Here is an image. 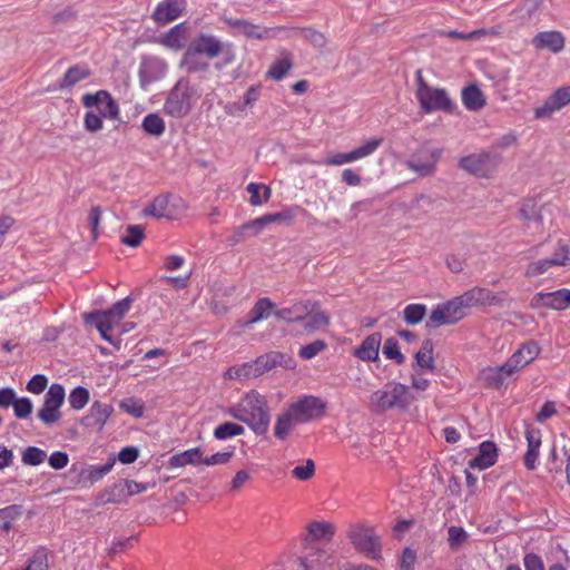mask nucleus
<instances>
[{"instance_id": "21", "label": "nucleus", "mask_w": 570, "mask_h": 570, "mask_svg": "<svg viewBox=\"0 0 570 570\" xmlns=\"http://www.w3.org/2000/svg\"><path fill=\"white\" fill-rule=\"evenodd\" d=\"M114 407L111 404L96 401L91 403L89 413L82 419V424L88 428L101 430L106 425L108 419L112 415Z\"/></svg>"}, {"instance_id": "45", "label": "nucleus", "mask_w": 570, "mask_h": 570, "mask_svg": "<svg viewBox=\"0 0 570 570\" xmlns=\"http://www.w3.org/2000/svg\"><path fill=\"white\" fill-rule=\"evenodd\" d=\"M426 316V306L420 303H412L404 307V322L409 325H416Z\"/></svg>"}, {"instance_id": "54", "label": "nucleus", "mask_w": 570, "mask_h": 570, "mask_svg": "<svg viewBox=\"0 0 570 570\" xmlns=\"http://www.w3.org/2000/svg\"><path fill=\"white\" fill-rule=\"evenodd\" d=\"M382 352L387 360H393L396 364L404 363V355L400 352L397 340L387 338L383 344Z\"/></svg>"}, {"instance_id": "12", "label": "nucleus", "mask_w": 570, "mask_h": 570, "mask_svg": "<svg viewBox=\"0 0 570 570\" xmlns=\"http://www.w3.org/2000/svg\"><path fill=\"white\" fill-rule=\"evenodd\" d=\"M66 392L60 384H52L45 396L43 405L38 411V419L42 421L45 425H53L60 420V406L62 405Z\"/></svg>"}, {"instance_id": "11", "label": "nucleus", "mask_w": 570, "mask_h": 570, "mask_svg": "<svg viewBox=\"0 0 570 570\" xmlns=\"http://www.w3.org/2000/svg\"><path fill=\"white\" fill-rule=\"evenodd\" d=\"M82 105L89 110L104 116L107 119L116 120L119 118V107L111 94L106 90H99L95 94H85Z\"/></svg>"}, {"instance_id": "9", "label": "nucleus", "mask_w": 570, "mask_h": 570, "mask_svg": "<svg viewBox=\"0 0 570 570\" xmlns=\"http://www.w3.org/2000/svg\"><path fill=\"white\" fill-rule=\"evenodd\" d=\"M465 317V308L462 303L451 298L434 306L430 312L426 327L436 330L440 326L455 325Z\"/></svg>"}, {"instance_id": "64", "label": "nucleus", "mask_w": 570, "mask_h": 570, "mask_svg": "<svg viewBox=\"0 0 570 570\" xmlns=\"http://www.w3.org/2000/svg\"><path fill=\"white\" fill-rule=\"evenodd\" d=\"M70 462L67 452L56 451L48 458L49 466L55 470H61Z\"/></svg>"}, {"instance_id": "58", "label": "nucleus", "mask_w": 570, "mask_h": 570, "mask_svg": "<svg viewBox=\"0 0 570 570\" xmlns=\"http://www.w3.org/2000/svg\"><path fill=\"white\" fill-rule=\"evenodd\" d=\"M468 539V533L461 527L452 525L448 528V544L450 548L458 549Z\"/></svg>"}, {"instance_id": "48", "label": "nucleus", "mask_w": 570, "mask_h": 570, "mask_svg": "<svg viewBox=\"0 0 570 570\" xmlns=\"http://www.w3.org/2000/svg\"><path fill=\"white\" fill-rule=\"evenodd\" d=\"M327 348V343L324 340H315L312 343L305 344L299 347L298 356L301 360H311L324 352Z\"/></svg>"}, {"instance_id": "63", "label": "nucleus", "mask_w": 570, "mask_h": 570, "mask_svg": "<svg viewBox=\"0 0 570 570\" xmlns=\"http://www.w3.org/2000/svg\"><path fill=\"white\" fill-rule=\"evenodd\" d=\"M22 570H49L48 557L45 552H36Z\"/></svg>"}, {"instance_id": "4", "label": "nucleus", "mask_w": 570, "mask_h": 570, "mask_svg": "<svg viewBox=\"0 0 570 570\" xmlns=\"http://www.w3.org/2000/svg\"><path fill=\"white\" fill-rule=\"evenodd\" d=\"M415 99L423 114L441 111L451 114L453 101L445 89L435 88L423 78L422 70L415 72Z\"/></svg>"}, {"instance_id": "52", "label": "nucleus", "mask_w": 570, "mask_h": 570, "mask_svg": "<svg viewBox=\"0 0 570 570\" xmlns=\"http://www.w3.org/2000/svg\"><path fill=\"white\" fill-rule=\"evenodd\" d=\"M89 402V391L86 387H77L71 391L69 403L72 410L80 411Z\"/></svg>"}, {"instance_id": "5", "label": "nucleus", "mask_w": 570, "mask_h": 570, "mask_svg": "<svg viewBox=\"0 0 570 570\" xmlns=\"http://www.w3.org/2000/svg\"><path fill=\"white\" fill-rule=\"evenodd\" d=\"M347 538L354 549L370 559H381V541L373 527L366 523H353L347 530Z\"/></svg>"}, {"instance_id": "51", "label": "nucleus", "mask_w": 570, "mask_h": 570, "mask_svg": "<svg viewBox=\"0 0 570 570\" xmlns=\"http://www.w3.org/2000/svg\"><path fill=\"white\" fill-rule=\"evenodd\" d=\"M144 239V228L142 226H128L126 228L125 235L120 237V242L130 247H138Z\"/></svg>"}, {"instance_id": "31", "label": "nucleus", "mask_w": 570, "mask_h": 570, "mask_svg": "<svg viewBox=\"0 0 570 570\" xmlns=\"http://www.w3.org/2000/svg\"><path fill=\"white\" fill-rule=\"evenodd\" d=\"M165 112L175 118H181L189 112L190 102L187 95L175 91L171 92L165 102Z\"/></svg>"}, {"instance_id": "33", "label": "nucleus", "mask_w": 570, "mask_h": 570, "mask_svg": "<svg viewBox=\"0 0 570 570\" xmlns=\"http://www.w3.org/2000/svg\"><path fill=\"white\" fill-rule=\"evenodd\" d=\"M461 99L469 111H478L485 107L487 99L476 85H470L462 89Z\"/></svg>"}, {"instance_id": "40", "label": "nucleus", "mask_w": 570, "mask_h": 570, "mask_svg": "<svg viewBox=\"0 0 570 570\" xmlns=\"http://www.w3.org/2000/svg\"><path fill=\"white\" fill-rule=\"evenodd\" d=\"M243 434V425L229 421L218 424L217 428L213 430V436L216 440H229L232 438L239 436Z\"/></svg>"}, {"instance_id": "32", "label": "nucleus", "mask_w": 570, "mask_h": 570, "mask_svg": "<svg viewBox=\"0 0 570 570\" xmlns=\"http://www.w3.org/2000/svg\"><path fill=\"white\" fill-rule=\"evenodd\" d=\"M90 69L86 63L72 65L69 67L65 75L59 80L60 90H66L73 87L79 81L88 79L90 77Z\"/></svg>"}, {"instance_id": "16", "label": "nucleus", "mask_w": 570, "mask_h": 570, "mask_svg": "<svg viewBox=\"0 0 570 570\" xmlns=\"http://www.w3.org/2000/svg\"><path fill=\"white\" fill-rule=\"evenodd\" d=\"M248 366H252V371L255 376H259L272 368L277 366H282L283 368H294L295 361L292 356L286 354H281L278 352H269L267 354H263L257 357V360L247 363Z\"/></svg>"}, {"instance_id": "25", "label": "nucleus", "mask_w": 570, "mask_h": 570, "mask_svg": "<svg viewBox=\"0 0 570 570\" xmlns=\"http://www.w3.org/2000/svg\"><path fill=\"white\" fill-rule=\"evenodd\" d=\"M532 46L538 50L547 49L558 53L564 48V37L562 32L557 30L539 32L532 38Z\"/></svg>"}, {"instance_id": "57", "label": "nucleus", "mask_w": 570, "mask_h": 570, "mask_svg": "<svg viewBox=\"0 0 570 570\" xmlns=\"http://www.w3.org/2000/svg\"><path fill=\"white\" fill-rule=\"evenodd\" d=\"M11 406L13 407L14 416L19 420H26L31 415L32 403L29 397H20Z\"/></svg>"}, {"instance_id": "6", "label": "nucleus", "mask_w": 570, "mask_h": 570, "mask_svg": "<svg viewBox=\"0 0 570 570\" xmlns=\"http://www.w3.org/2000/svg\"><path fill=\"white\" fill-rule=\"evenodd\" d=\"M130 304V297H125L124 299L115 303L108 311L96 312L90 315V318L94 320L95 326L97 331H99L102 340L110 343L112 342L109 332L120 325V322L124 320L126 314L129 313Z\"/></svg>"}, {"instance_id": "28", "label": "nucleus", "mask_w": 570, "mask_h": 570, "mask_svg": "<svg viewBox=\"0 0 570 570\" xmlns=\"http://www.w3.org/2000/svg\"><path fill=\"white\" fill-rule=\"evenodd\" d=\"M514 368L507 367L503 363L502 366L488 367L482 371L481 380L488 389H501L508 377L517 374Z\"/></svg>"}, {"instance_id": "30", "label": "nucleus", "mask_w": 570, "mask_h": 570, "mask_svg": "<svg viewBox=\"0 0 570 570\" xmlns=\"http://www.w3.org/2000/svg\"><path fill=\"white\" fill-rule=\"evenodd\" d=\"M203 464L202 448H189L183 452H178L169 459L170 469H181L187 465L197 466Z\"/></svg>"}, {"instance_id": "1", "label": "nucleus", "mask_w": 570, "mask_h": 570, "mask_svg": "<svg viewBox=\"0 0 570 570\" xmlns=\"http://www.w3.org/2000/svg\"><path fill=\"white\" fill-rule=\"evenodd\" d=\"M225 414L246 424L257 435H265L269 430V406L265 396L257 391L246 393L238 403L225 410Z\"/></svg>"}, {"instance_id": "3", "label": "nucleus", "mask_w": 570, "mask_h": 570, "mask_svg": "<svg viewBox=\"0 0 570 570\" xmlns=\"http://www.w3.org/2000/svg\"><path fill=\"white\" fill-rule=\"evenodd\" d=\"M414 401H416V396L409 386L400 382H389L383 389L371 394L370 407L379 413L393 409L406 411Z\"/></svg>"}, {"instance_id": "50", "label": "nucleus", "mask_w": 570, "mask_h": 570, "mask_svg": "<svg viewBox=\"0 0 570 570\" xmlns=\"http://www.w3.org/2000/svg\"><path fill=\"white\" fill-rule=\"evenodd\" d=\"M46 452L38 446L26 448L22 452V463L30 466H37L43 463Z\"/></svg>"}, {"instance_id": "29", "label": "nucleus", "mask_w": 570, "mask_h": 570, "mask_svg": "<svg viewBox=\"0 0 570 570\" xmlns=\"http://www.w3.org/2000/svg\"><path fill=\"white\" fill-rule=\"evenodd\" d=\"M185 0H164L154 11V19L160 23H168L181 14Z\"/></svg>"}, {"instance_id": "19", "label": "nucleus", "mask_w": 570, "mask_h": 570, "mask_svg": "<svg viewBox=\"0 0 570 570\" xmlns=\"http://www.w3.org/2000/svg\"><path fill=\"white\" fill-rule=\"evenodd\" d=\"M440 155V149L423 151L411 157V159L407 161V167L410 170L415 171L422 177L433 175Z\"/></svg>"}, {"instance_id": "46", "label": "nucleus", "mask_w": 570, "mask_h": 570, "mask_svg": "<svg viewBox=\"0 0 570 570\" xmlns=\"http://www.w3.org/2000/svg\"><path fill=\"white\" fill-rule=\"evenodd\" d=\"M114 468V461H110L102 465H90L81 472V476L90 483L100 481L104 476L111 472Z\"/></svg>"}, {"instance_id": "43", "label": "nucleus", "mask_w": 570, "mask_h": 570, "mask_svg": "<svg viewBox=\"0 0 570 570\" xmlns=\"http://www.w3.org/2000/svg\"><path fill=\"white\" fill-rule=\"evenodd\" d=\"M549 259H552L553 263L560 266H567L570 263V239H558L554 253H552Z\"/></svg>"}, {"instance_id": "24", "label": "nucleus", "mask_w": 570, "mask_h": 570, "mask_svg": "<svg viewBox=\"0 0 570 570\" xmlns=\"http://www.w3.org/2000/svg\"><path fill=\"white\" fill-rule=\"evenodd\" d=\"M525 440H527V452L523 455V464L529 471H533L535 469V463L539 459V449L541 444V432L539 429L533 428L532 425H527L525 428Z\"/></svg>"}, {"instance_id": "47", "label": "nucleus", "mask_w": 570, "mask_h": 570, "mask_svg": "<svg viewBox=\"0 0 570 570\" xmlns=\"http://www.w3.org/2000/svg\"><path fill=\"white\" fill-rule=\"evenodd\" d=\"M307 533L316 540L328 539L334 533L333 524L327 522L313 521L307 524Z\"/></svg>"}, {"instance_id": "34", "label": "nucleus", "mask_w": 570, "mask_h": 570, "mask_svg": "<svg viewBox=\"0 0 570 570\" xmlns=\"http://www.w3.org/2000/svg\"><path fill=\"white\" fill-rule=\"evenodd\" d=\"M292 68L293 58L288 51L284 50L282 51L281 58L272 62L269 70L266 71V77L272 80L279 81L287 76Z\"/></svg>"}, {"instance_id": "42", "label": "nucleus", "mask_w": 570, "mask_h": 570, "mask_svg": "<svg viewBox=\"0 0 570 570\" xmlns=\"http://www.w3.org/2000/svg\"><path fill=\"white\" fill-rule=\"evenodd\" d=\"M443 35L448 39H456V40H473V39H481L488 36H497L498 32L493 28H480L472 32H458L456 30H450L446 32H443Z\"/></svg>"}, {"instance_id": "60", "label": "nucleus", "mask_w": 570, "mask_h": 570, "mask_svg": "<svg viewBox=\"0 0 570 570\" xmlns=\"http://www.w3.org/2000/svg\"><path fill=\"white\" fill-rule=\"evenodd\" d=\"M303 37L315 48H324L327 45V38L324 33L313 28H304Z\"/></svg>"}, {"instance_id": "55", "label": "nucleus", "mask_w": 570, "mask_h": 570, "mask_svg": "<svg viewBox=\"0 0 570 570\" xmlns=\"http://www.w3.org/2000/svg\"><path fill=\"white\" fill-rule=\"evenodd\" d=\"M119 407L121 411L126 412L129 415L135 417H141L144 414V404L141 401L135 397H128L119 403Z\"/></svg>"}, {"instance_id": "59", "label": "nucleus", "mask_w": 570, "mask_h": 570, "mask_svg": "<svg viewBox=\"0 0 570 570\" xmlns=\"http://www.w3.org/2000/svg\"><path fill=\"white\" fill-rule=\"evenodd\" d=\"M225 379H254L257 377L254 375V372L252 371V366H248L247 363H243L238 366H232L225 372L224 374Z\"/></svg>"}, {"instance_id": "61", "label": "nucleus", "mask_w": 570, "mask_h": 570, "mask_svg": "<svg viewBox=\"0 0 570 570\" xmlns=\"http://www.w3.org/2000/svg\"><path fill=\"white\" fill-rule=\"evenodd\" d=\"M267 226L265 220L259 216L253 220H247L243 223L242 226H238V233L252 232L253 236H258L264 228Z\"/></svg>"}, {"instance_id": "14", "label": "nucleus", "mask_w": 570, "mask_h": 570, "mask_svg": "<svg viewBox=\"0 0 570 570\" xmlns=\"http://www.w3.org/2000/svg\"><path fill=\"white\" fill-rule=\"evenodd\" d=\"M570 104V85L562 86L544 99L541 106L533 109V118L549 119L552 115Z\"/></svg>"}, {"instance_id": "22", "label": "nucleus", "mask_w": 570, "mask_h": 570, "mask_svg": "<svg viewBox=\"0 0 570 570\" xmlns=\"http://www.w3.org/2000/svg\"><path fill=\"white\" fill-rule=\"evenodd\" d=\"M146 217H154L157 219H175L177 217L176 205L170 202L165 195H159L154 198L153 203L142 210Z\"/></svg>"}, {"instance_id": "20", "label": "nucleus", "mask_w": 570, "mask_h": 570, "mask_svg": "<svg viewBox=\"0 0 570 570\" xmlns=\"http://www.w3.org/2000/svg\"><path fill=\"white\" fill-rule=\"evenodd\" d=\"M189 28L185 22H180L166 31L163 37L159 38V43L170 50H181L188 43Z\"/></svg>"}, {"instance_id": "49", "label": "nucleus", "mask_w": 570, "mask_h": 570, "mask_svg": "<svg viewBox=\"0 0 570 570\" xmlns=\"http://www.w3.org/2000/svg\"><path fill=\"white\" fill-rule=\"evenodd\" d=\"M552 267H561L557 263L552 262L551 258H542L528 264L525 275L528 277H537Z\"/></svg>"}, {"instance_id": "62", "label": "nucleus", "mask_w": 570, "mask_h": 570, "mask_svg": "<svg viewBox=\"0 0 570 570\" xmlns=\"http://www.w3.org/2000/svg\"><path fill=\"white\" fill-rule=\"evenodd\" d=\"M48 386V379L42 374H36L27 382V392L32 394H42Z\"/></svg>"}, {"instance_id": "18", "label": "nucleus", "mask_w": 570, "mask_h": 570, "mask_svg": "<svg viewBox=\"0 0 570 570\" xmlns=\"http://www.w3.org/2000/svg\"><path fill=\"white\" fill-rule=\"evenodd\" d=\"M317 307V302L301 301L275 311V317L285 322H304L309 313Z\"/></svg>"}, {"instance_id": "41", "label": "nucleus", "mask_w": 570, "mask_h": 570, "mask_svg": "<svg viewBox=\"0 0 570 570\" xmlns=\"http://www.w3.org/2000/svg\"><path fill=\"white\" fill-rule=\"evenodd\" d=\"M141 128L148 135L154 137H159L165 132V121L164 118L158 114H148L142 118Z\"/></svg>"}, {"instance_id": "27", "label": "nucleus", "mask_w": 570, "mask_h": 570, "mask_svg": "<svg viewBox=\"0 0 570 570\" xmlns=\"http://www.w3.org/2000/svg\"><path fill=\"white\" fill-rule=\"evenodd\" d=\"M382 335L373 333L365 337L357 348L354 350L353 355L363 362H375L380 357Z\"/></svg>"}, {"instance_id": "53", "label": "nucleus", "mask_w": 570, "mask_h": 570, "mask_svg": "<svg viewBox=\"0 0 570 570\" xmlns=\"http://www.w3.org/2000/svg\"><path fill=\"white\" fill-rule=\"evenodd\" d=\"M315 471L316 466L314 465L313 460L307 459L304 465L295 466L292 470V476L301 482H306L313 478Z\"/></svg>"}, {"instance_id": "17", "label": "nucleus", "mask_w": 570, "mask_h": 570, "mask_svg": "<svg viewBox=\"0 0 570 570\" xmlns=\"http://www.w3.org/2000/svg\"><path fill=\"white\" fill-rule=\"evenodd\" d=\"M539 354V344L533 340H529L521 344L520 347L515 350L508 360H505L504 364L508 365L509 370L514 368L520 372L521 368L537 360Z\"/></svg>"}, {"instance_id": "38", "label": "nucleus", "mask_w": 570, "mask_h": 570, "mask_svg": "<svg viewBox=\"0 0 570 570\" xmlns=\"http://www.w3.org/2000/svg\"><path fill=\"white\" fill-rule=\"evenodd\" d=\"M416 366L433 372L435 368L433 358V343L431 340L422 342L421 350L415 354Z\"/></svg>"}, {"instance_id": "7", "label": "nucleus", "mask_w": 570, "mask_h": 570, "mask_svg": "<svg viewBox=\"0 0 570 570\" xmlns=\"http://www.w3.org/2000/svg\"><path fill=\"white\" fill-rule=\"evenodd\" d=\"M326 410L327 403L321 396L301 395L297 401L288 405L286 412L305 424L322 419Z\"/></svg>"}, {"instance_id": "36", "label": "nucleus", "mask_w": 570, "mask_h": 570, "mask_svg": "<svg viewBox=\"0 0 570 570\" xmlns=\"http://www.w3.org/2000/svg\"><path fill=\"white\" fill-rule=\"evenodd\" d=\"M296 424H302L299 420L288 412L277 414L274 426V435L276 440H286L291 431H293Z\"/></svg>"}, {"instance_id": "39", "label": "nucleus", "mask_w": 570, "mask_h": 570, "mask_svg": "<svg viewBox=\"0 0 570 570\" xmlns=\"http://www.w3.org/2000/svg\"><path fill=\"white\" fill-rule=\"evenodd\" d=\"M246 190L250 195V204L254 207L268 203L271 199V188L264 184L249 183Z\"/></svg>"}, {"instance_id": "23", "label": "nucleus", "mask_w": 570, "mask_h": 570, "mask_svg": "<svg viewBox=\"0 0 570 570\" xmlns=\"http://www.w3.org/2000/svg\"><path fill=\"white\" fill-rule=\"evenodd\" d=\"M228 24L238 30L239 33L248 39H271L275 37L273 29L248 22L243 19H228Z\"/></svg>"}, {"instance_id": "56", "label": "nucleus", "mask_w": 570, "mask_h": 570, "mask_svg": "<svg viewBox=\"0 0 570 570\" xmlns=\"http://www.w3.org/2000/svg\"><path fill=\"white\" fill-rule=\"evenodd\" d=\"M102 119L106 118L95 110H88L83 115V128L90 132H98L102 129Z\"/></svg>"}, {"instance_id": "44", "label": "nucleus", "mask_w": 570, "mask_h": 570, "mask_svg": "<svg viewBox=\"0 0 570 570\" xmlns=\"http://www.w3.org/2000/svg\"><path fill=\"white\" fill-rule=\"evenodd\" d=\"M307 316L309 317L305 318L306 321L304 328L309 333L322 331L326 328L330 324V317L327 314H325V312H318L315 309Z\"/></svg>"}, {"instance_id": "15", "label": "nucleus", "mask_w": 570, "mask_h": 570, "mask_svg": "<svg viewBox=\"0 0 570 570\" xmlns=\"http://www.w3.org/2000/svg\"><path fill=\"white\" fill-rule=\"evenodd\" d=\"M533 309L549 307L554 311H563L570 306V289L560 288L556 292H538L529 303Z\"/></svg>"}, {"instance_id": "35", "label": "nucleus", "mask_w": 570, "mask_h": 570, "mask_svg": "<svg viewBox=\"0 0 570 570\" xmlns=\"http://www.w3.org/2000/svg\"><path fill=\"white\" fill-rule=\"evenodd\" d=\"M275 304L269 297H261L248 312V324L259 323L267 320L272 313L275 314Z\"/></svg>"}, {"instance_id": "26", "label": "nucleus", "mask_w": 570, "mask_h": 570, "mask_svg": "<svg viewBox=\"0 0 570 570\" xmlns=\"http://www.w3.org/2000/svg\"><path fill=\"white\" fill-rule=\"evenodd\" d=\"M498 461V448L495 443L491 441H484L480 443L479 454L471 459L469 462V469L485 470Z\"/></svg>"}, {"instance_id": "2", "label": "nucleus", "mask_w": 570, "mask_h": 570, "mask_svg": "<svg viewBox=\"0 0 570 570\" xmlns=\"http://www.w3.org/2000/svg\"><path fill=\"white\" fill-rule=\"evenodd\" d=\"M230 49L232 45L224 46L216 37L202 33L199 38L189 42L184 52L183 66L187 71H205L208 65L196 60V57L203 55L212 60L223 52L228 55L227 63H232L235 61V55Z\"/></svg>"}, {"instance_id": "37", "label": "nucleus", "mask_w": 570, "mask_h": 570, "mask_svg": "<svg viewBox=\"0 0 570 570\" xmlns=\"http://www.w3.org/2000/svg\"><path fill=\"white\" fill-rule=\"evenodd\" d=\"M299 212H304V209L297 205H294L292 207H286L276 213L265 214L264 216L261 217H263L264 222L268 225L276 223L285 224L288 226L293 223L294 218Z\"/></svg>"}, {"instance_id": "10", "label": "nucleus", "mask_w": 570, "mask_h": 570, "mask_svg": "<svg viewBox=\"0 0 570 570\" xmlns=\"http://www.w3.org/2000/svg\"><path fill=\"white\" fill-rule=\"evenodd\" d=\"M382 137L371 138L363 145L355 147L347 153H335L323 160L325 166H345L354 161L371 157L382 146Z\"/></svg>"}, {"instance_id": "8", "label": "nucleus", "mask_w": 570, "mask_h": 570, "mask_svg": "<svg viewBox=\"0 0 570 570\" xmlns=\"http://www.w3.org/2000/svg\"><path fill=\"white\" fill-rule=\"evenodd\" d=\"M456 303H462V307H491L502 306L507 301L505 292H493L487 287H472L463 292L462 295L452 297Z\"/></svg>"}, {"instance_id": "13", "label": "nucleus", "mask_w": 570, "mask_h": 570, "mask_svg": "<svg viewBox=\"0 0 570 570\" xmlns=\"http://www.w3.org/2000/svg\"><path fill=\"white\" fill-rule=\"evenodd\" d=\"M459 167L470 175L489 178L497 170V161L490 153H480L462 157Z\"/></svg>"}]
</instances>
